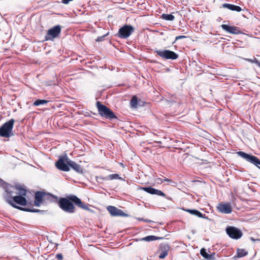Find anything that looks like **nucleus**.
<instances>
[{
  "label": "nucleus",
  "mask_w": 260,
  "mask_h": 260,
  "mask_svg": "<svg viewBox=\"0 0 260 260\" xmlns=\"http://www.w3.org/2000/svg\"><path fill=\"white\" fill-rule=\"evenodd\" d=\"M200 253L203 257H204L206 259L207 258L208 253L207 252L206 250L205 249L202 248L200 250Z\"/></svg>",
  "instance_id": "27"
},
{
  "label": "nucleus",
  "mask_w": 260,
  "mask_h": 260,
  "mask_svg": "<svg viewBox=\"0 0 260 260\" xmlns=\"http://www.w3.org/2000/svg\"><path fill=\"white\" fill-rule=\"evenodd\" d=\"M134 28L131 25H124L119 28L117 36L121 39H127L134 31Z\"/></svg>",
  "instance_id": "8"
},
{
  "label": "nucleus",
  "mask_w": 260,
  "mask_h": 260,
  "mask_svg": "<svg viewBox=\"0 0 260 260\" xmlns=\"http://www.w3.org/2000/svg\"><path fill=\"white\" fill-rule=\"evenodd\" d=\"M237 154L242 157V158L246 159L248 162H251V164H254L259 168L260 167V159L256 156L247 154L244 152L242 151H238L237 152Z\"/></svg>",
  "instance_id": "9"
},
{
  "label": "nucleus",
  "mask_w": 260,
  "mask_h": 260,
  "mask_svg": "<svg viewBox=\"0 0 260 260\" xmlns=\"http://www.w3.org/2000/svg\"><path fill=\"white\" fill-rule=\"evenodd\" d=\"M223 8H226L232 11L240 12L242 10L240 6L234 5L230 4H224L222 5Z\"/></svg>",
  "instance_id": "19"
},
{
  "label": "nucleus",
  "mask_w": 260,
  "mask_h": 260,
  "mask_svg": "<svg viewBox=\"0 0 260 260\" xmlns=\"http://www.w3.org/2000/svg\"><path fill=\"white\" fill-rule=\"evenodd\" d=\"M186 37L185 36H178L176 37V39L175 40H179V39H184V38H186Z\"/></svg>",
  "instance_id": "32"
},
{
  "label": "nucleus",
  "mask_w": 260,
  "mask_h": 260,
  "mask_svg": "<svg viewBox=\"0 0 260 260\" xmlns=\"http://www.w3.org/2000/svg\"><path fill=\"white\" fill-rule=\"evenodd\" d=\"M187 212L190 213L192 215H196L199 217L200 218H205V214H203L201 212H200L199 211L197 210H194V209H187L185 210Z\"/></svg>",
  "instance_id": "20"
},
{
  "label": "nucleus",
  "mask_w": 260,
  "mask_h": 260,
  "mask_svg": "<svg viewBox=\"0 0 260 260\" xmlns=\"http://www.w3.org/2000/svg\"><path fill=\"white\" fill-rule=\"evenodd\" d=\"M107 209L112 216H125L126 215L121 210L115 206H109Z\"/></svg>",
  "instance_id": "13"
},
{
  "label": "nucleus",
  "mask_w": 260,
  "mask_h": 260,
  "mask_svg": "<svg viewBox=\"0 0 260 260\" xmlns=\"http://www.w3.org/2000/svg\"><path fill=\"white\" fill-rule=\"evenodd\" d=\"M221 27L224 30L232 34L237 35L241 33L240 28L235 26H230L226 24H222Z\"/></svg>",
  "instance_id": "14"
},
{
  "label": "nucleus",
  "mask_w": 260,
  "mask_h": 260,
  "mask_svg": "<svg viewBox=\"0 0 260 260\" xmlns=\"http://www.w3.org/2000/svg\"><path fill=\"white\" fill-rule=\"evenodd\" d=\"M159 239H160V238L156 237L155 236L151 235V236H148L145 237H144V238H142L141 240L149 242V241L157 240Z\"/></svg>",
  "instance_id": "22"
},
{
  "label": "nucleus",
  "mask_w": 260,
  "mask_h": 260,
  "mask_svg": "<svg viewBox=\"0 0 260 260\" xmlns=\"http://www.w3.org/2000/svg\"><path fill=\"white\" fill-rule=\"evenodd\" d=\"M161 17L162 19L168 21H173L175 19L174 16L172 14H163Z\"/></svg>",
  "instance_id": "26"
},
{
  "label": "nucleus",
  "mask_w": 260,
  "mask_h": 260,
  "mask_svg": "<svg viewBox=\"0 0 260 260\" xmlns=\"http://www.w3.org/2000/svg\"><path fill=\"white\" fill-rule=\"evenodd\" d=\"M217 210L222 213L230 214L232 211V207L230 203L220 202L218 204Z\"/></svg>",
  "instance_id": "11"
},
{
  "label": "nucleus",
  "mask_w": 260,
  "mask_h": 260,
  "mask_svg": "<svg viewBox=\"0 0 260 260\" xmlns=\"http://www.w3.org/2000/svg\"><path fill=\"white\" fill-rule=\"evenodd\" d=\"M61 27L59 25H55L49 29L45 37L46 41H53L55 38H57L61 33Z\"/></svg>",
  "instance_id": "7"
},
{
  "label": "nucleus",
  "mask_w": 260,
  "mask_h": 260,
  "mask_svg": "<svg viewBox=\"0 0 260 260\" xmlns=\"http://www.w3.org/2000/svg\"><path fill=\"white\" fill-rule=\"evenodd\" d=\"M73 0H62V3L64 4L67 5L69 4V3Z\"/></svg>",
  "instance_id": "33"
},
{
  "label": "nucleus",
  "mask_w": 260,
  "mask_h": 260,
  "mask_svg": "<svg viewBox=\"0 0 260 260\" xmlns=\"http://www.w3.org/2000/svg\"><path fill=\"white\" fill-rule=\"evenodd\" d=\"M57 203L59 208L67 213H74L76 210L75 206L84 210L88 209V206L75 195H69L65 198H60L58 199Z\"/></svg>",
  "instance_id": "2"
},
{
  "label": "nucleus",
  "mask_w": 260,
  "mask_h": 260,
  "mask_svg": "<svg viewBox=\"0 0 260 260\" xmlns=\"http://www.w3.org/2000/svg\"><path fill=\"white\" fill-rule=\"evenodd\" d=\"M248 252L244 249L238 248L237 250V257H244L247 255Z\"/></svg>",
  "instance_id": "23"
},
{
  "label": "nucleus",
  "mask_w": 260,
  "mask_h": 260,
  "mask_svg": "<svg viewBox=\"0 0 260 260\" xmlns=\"http://www.w3.org/2000/svg\"><path fill=\"white\" fill-rule=\"evenodd\" d=\"M105 179L108 180H116V179H121V178L119 176V175L117 174H111L106 177Z\"/></svg>",
  "instance_id": "25"
},
{
  "label": "nucleus",
  "mask_w": 260,
  "mask_h": 260,
  "mask_svg": "<svg viewBox=\"0 0 260 260\" xmlns=\"http://www.w3.org/2000/svg\"><path fill=\"white\" fill-rule=\"evenodd\" d=\"M34 203L35 205L37 207H40L42 204L44 203V191H38L35 193Z\"/></svg>",
  "instance_id": "15"
},
{
  "label": "nucleus",
  "mask_w": 260,
  "mask_h": 260,
  "mask_svg": "<svg viewBox=\"0 0 260 260\" xmlns=\"http://www.w3.org/2000/svg\"><path fill=\"white\" fill-rule=\"evenodd\" d=\"M162 179L163 180V182H165V181L168 182L169 183H172L173 182V181L171 179L167 178L165 177H163V178Z\"/></svg>",
  "instance_id": "30"
},
{
  "label": "nucleus",
  "mask_w": 260,
  "mask_h": 260,
  "mask_svg": "<svg viewBox=\"0 0 260 260\" xmlns=\"http://www.w3.org/2000/svg\"><path fill=\"white\" fill-rule=\"evenodd\" d=\"M255 63L260 68V62L257 60H255Z\"/></svg>",
  "instance_id": "36"
},
{
  "label": "nucleus",
  "mask_w": 260,
  "mask_h": 260,
  "mask_svg": "<svg viewBox=\"0 0 260 260\" xmlns=\"http://www.w3.org/2000/svg\"><path fill=\"white\" fill-rule=\"evenodd\" d=\"M26 194L27 190L24 186L21 185L13 186L8 184L5 187L3 197L8 204L16 209L27 212H39V209H30L17 205L25 206L27 205V201L25 197Z\"/></svg>",
  "instance_id": "1"
},
{
  "label": "nucleus",
  "mask_w": 260,
  "mask_h": 260,
  "mask_svg": "<svg viewBox=\"0 0 260 260\" xmlns=\"http://www.w3.org/2000/svg\"><path fill=\"white\" fill-rule=\"evenodd\" d=\"M58 198L57 196L49 192L44 191V203L57 202Z\"/></svg>",
  "instance_id": "17"
},
{
  "label": "nucleus",
  "mask_w": 260,
  "mask_h": 260,
  "mask_svg": "<svg viewBox=\"0 0 260 260\" xmlns=\"http://www.w3.org/2000/svg\"><path fill=\"white\" fill-rule=\"evenodd\" d=\"M96 105L99 114L102 117L109 119L117 118L114 113L110 108L102 104L100 102H97Z\"/></svg>",
  "instance_id": "4"
},
{
  "label": "nucleus",
  "mask_w": 260,
  "mask_h": 260,
  "mask_svg": "<svg viewBox=\"0 0 260 260\" xmlns=\"http://www.w3.org/2000/svg\"><path fill=\"white\" fill-rule=\"evenodd\" d=\"M170 250V246L168 244H162L160 245L158 256L159 258L162 259L166 257Z\"/></svg>",
  "instance_id": "16"
},
{
  "label": "nucleus",
  "mask_w": 260,
  "mask_h": 260,
  "mask_svg": "<svg viewBox=\"0 0 260 260\" xmlns=\"http://www.w3.org/2000/svg\"><path fill=\"white\" fill-rule=\"evenodd\" d=\"M68 162V165H69V168L71 167L74 171H75L76 172H77L78 173H83L82 168L81 167L80 165H79V164H77L76 162H75L71 159Z\"/></svg>",
  "instance_id": "18"
},
{
  "label": "nucleus",
  "mask_w": 260,
  "mask_h": 260,
  "mask_svg": "<svg viewBox=\"0 0 260 260\" xmlns=\"http://www.w3.org/2000/svg\"><path fill=\"white\" fill-rule=\"evenodd\" d=\"M109 35V32H107V34L104 35L102 36L98 37L96 39V41L97 42H101L103 41L104 40V38L107 36Z\"/></svg>",
  "instance_id": "28"
},
{
  "label": "nucleus",
  "mask_w": 260,
  "mask_h": 260,
  "mask_svg": "<svg viewBox=\"0 0 260 260\" xmlns=\"http://www.w3.org/2000/svg\"><path fill=\"white\" fill-rule=\"evenodd\" d=\"M56 257L58 259V260H62V258H63V256H62V255L61 253H58L56 255Z\"/></svg>",
  "instance_id": "31"
},
{
  "label": "nucleus",
  "mask_w": 260,
  "mask_h": 260,
  "mask_svg": "<svg viewBox=\"0 0 260 260\" xmlns=\"http://www.w3.org/2000/svg\"><path fill=\"white\" fill-rule=\"evenodd\" d=\"M15 121L14 119H11L0 127L1 137L8 138L14 135L12 131Z\"/></svg>",
  "instance_id": "3"
},
{
  "label": "nucleus",
  "mask_w": 260,
  "mask_h": 260,
  "mask_svg": "<svg viewBox=\"0 0 260 260\" xmlns=\"http://www.w3.org/2000/svg\"><path fill=\"white\" fill-rule=\"evenodd\" d=\"M215 253H213L212 254H208V256L206 259L208 260H214V259H215Z\"/></svg>",
  "instance_id": "29"
},
{
  "label": "nucleus",
  "mask_w": 260,
  "mask_h": 260,
  "mask_svg": "<svg viewBox=\"0 0 260 260\" xmlns=\"http://www.w3.org/2000/svg\"><path fill=\"white\" fill-rule=\"evenodd\" d=\"M70 159L68 158L67 155L64 156H60L59 157L58 159L55 162V167L59 170L64 172H69L70 170L68 165V161Z\"/></svg>",
  "instance_id": "5"
},
{
  "label": "nucleus",
  "mask_w": 260,
  "mask_h": 260,
  "mask_svg": "<svg viewBox=\"0 0 260 260\" xmlns=\"http://www.w3.org/2000/svg\"><path fill=\"white\" fill-rule=\"evenodd\" d=\"M158 183H162L163 182L162 179L161 178H158L156 179Z\"/></svg>",
  "instance_id": "34"
},
{
  "label": "nucleus",
  "mask_w": 260,
  "mask_h": 260,
  "mask_svg": "<svg viewBox=\"0 0 260 260\" xmlns=\"http://www.w3.org/2000/svg\"><path fill=\"white\" fill-rule=\"evenodd\" d=\"M226 232L230 238L234 239H240L242 236L241 231L234 226L227 227L226 228Z\"/></svg>",
  "instance_id": "10"
},
{
  "label": "nucleus",
  "mask_w": 260,
  "mask_h": 260,
  "mask_svg": "<svg viewBox=\"0 0 260 260\" xmlns=\"http://www.w3.org/2000/svg\"><path fill=\"white\" fill-rule=\"evenodd\" d=\"M248 60V61H250L251 62L255 63V60H257V59L256 58H254V60H252L250 59H249Z\"/></svg>",
  "instance_id": "35"
},
{
  "label": "nucleus",
  "mask_w": 260,
  "mask_h": 260,
  "mask_svg": "<svg viewBox=\"0 0 260 260\" xmlns=\"http://www.w3.org/2000/svg\"><path fill=\"white\" fill-rule=\"evenodd\" d=\"M141 189L151 194H155L166 198V195L160 190L156 189L151 187H142Z\"/></svg>",
  "instance_id": "12"
},
{
  "label": "nucleus",
  "mask_w": 260,
  "mask_h": 260,
  "mask_svg": "<svg viewBox=\"0 0 260 260\" xmlns=\"http://www.w3.org/2000/svg\"><path fill=\"white\" fill-rule=\"evenodd\" d=\"M140 101V100H138L136 95H134L130 102L131 107L133 108H137L139 105L138 102Z\"/></svg>",
  "instance_id": "21"
},
{
  "label": "nucleus",
  "mask_w": 260,
  "mask_h": 260,
  "mask_svg": "<svg viewBox=\"0 0 260 260\" xmlns=\"http://www.w3.org/2000/svg\"><path fill=\"white\" fill-rule=\"evenodd\" d=\"M155 53L157 55L164 59H172L175 60L179 57L178 54L174 51L169 50H157L155 51Z\"/></svg>",
  "instance_id": "6"
},
{
  "label": "nucleus",
  "mask_w": 260,
  "mask_h": 260,
  "mask_svg": "<svg viewBox=\"0 0 260 260\" xmlns=\"http://www.w3.org/2000/svg\"><path fill=\"white\" fill-rule=\"evenodd\" d=\"M48 103V101L46 100L38 99L33 103V105L39 106L41 105H44Z\"/></svg>",
  "instance_id": "24"
}]
</instances>
